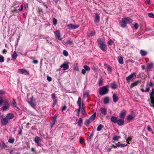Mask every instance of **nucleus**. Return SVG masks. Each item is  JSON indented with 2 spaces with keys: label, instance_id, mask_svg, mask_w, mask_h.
<instances>
[{
  "label": "nucleus",
  "instance_id": "nucleus-1",
  "mask_svg": "<svg viewBox=\"0 0 154 154\" xmlns=\"http://www.w3.org/2000/svg\"><path fill=\"white\" fill-rule=\"evenodd\" d=\"M96 116V113L95 112L88 119H86L85 121V125L88 127L89 124L93 121L95 119Z\"/></svg>",
  "mask_w": 154,
  "mask_h": 154
},
{
  "label": "nucleus",
  "instance_id": "nucleus-2",
  "mask_svg": "<svg viewBox=\"0 0 154 154\" xmlns=\"http://www.w3.org/2000/svg\"><path fill=\"white\" fill-rule=\"evenodd\" d=\"M109 91L108 86L106 85L101 88L99 90V94L100 95H103L107 94Z\"/></svg>",
  "mask_w": 154,
  "mask_h": 154
},
{
  "label": "nucleus",
  "instance_id": "nucleus-3",
  "mask_svg": "<svg viewBox=\"0 0 154 154\" xmlns=\"http://www.w3.org/2000/svg\"><path fill=\"white\" fill-rule=\"evenodd\" d=\"M34 141L35 143L37 144V146L41 147L42 146V140L39 137L36 136L34 139Z\"/></svg>",
  "mask_w": 154,
  "mask_h": 154
},
{
  "label": "nucleus",
  "instance_id": "nucleus-4",
  "mask_svg": "<svg viewBox=\"0 0 154 154\" xmlns=\"http://www.w3.org/2000/svg\"><path fill=\"white\" fill-rule=\"evenodd\" d=\"M126 20V18L124 17L122 18L121 21H120V25L122 27L125 28L126 26L127 23Z\"/></svg>",
  "mask_w": 154,
  "mask_h": 154
},
{
  "label": "nucleus",
  "instance_id": "nucleus-5",
  "mask_svg": "<svg viewBox=\"0 0 154 154\" xmlns=\"http://www.w3.org/2000/svg\"><path fill=\"white\" fill-rule=\"evenodd\" d=\"M4 104L5 105V106H3L2 107V110L3 111H6V110L8 109L9 108V106H8V101L7 100H5L4 102Z\"/></svg>",
  "mask_w": 154,
  "mask_h": 154
},
{
  "label": "nucleus",
  "instance_id": "nucleus-6",
  "mask_svg": "<svg viewBox=\"0 0 154 154\" xmlns=\"http://www.w3.org/2000/svg\"><path fill=\"white\" fill-rule=\"evenodd\" d=\"M61 68H63V70H67L69 68V65L68 63L67 62H65L62 64L60 66Z\"/></svg>",
  "mask_w": 154,
  "mask_h": 154
},
{
  "label": "nucleus",
  "instance_id": "nucleus-7",
  "mask_svg": "<svg viewBox=\"0 0 154 154\" xmlns=\"http://www.w3.org/2000/svg\"><path fill=\"white\" fill-rule=\"evenodd\" d=\"M100 112L98 113V114L100 115L102 114L104 115H106L107 114V110L104 108H101L100 109Z\"/></svg>",
  "mask_w": 154,
  "mask_h": 154
},
{
  "label": "nucleus",
  "instance_id": "nucleus-8",
  "mask_svg": "<svg viewBox=\"0 0 154 154\" xmlns=\"http://www.w3.org/2000/svg\"><path fill=\"white\" fill-rule=\"evenodd\" d=\"M18 72L20 74L25 75H29V72L26 69H19L18 70Z\"/></svg>",
  "mask_w": 154,
  "mask_h": 154
},
{
  "label": "nucleus",
  "instance_id": "nucleus-9",
  "mask_svg": "<svg viewBox=\"0 0 154 154\" xmlns=\"http://www.w3.org/2000/svg\"><path fill=\"white\" fill-rule=\"evenodd\" d=\"M79 26V25H74L71 23H70L67 26V27H68V28L71 29H76L78 28Z\"/></svg>",
  "mask_w": 154,
  "mask_h": 154
},
{
  "label": "nucleus",
  "instance_id": "nucleus-10",
  "mask_svg": "<svg viewBox=\"0 0 154 154\" xmlns=\"http://www.w3.org/2000/svg\"><path fill=\"white\" fill-rule=\"evenodd\" d=\"M55 35L57 37L58 39L60 40H62V38L61 37L60 31L59 30H57L54 32Z\"/></svg>",
  "mask_w": 154,
  "mask_h": 154
},
{
  "label": "nucleus",
  "instance_id": "nucleus-11",
  "mask_svg": "<svg viewBox=\"0 0 154 154\" xmlns=\"http://www.w3.org/2000/svg\"><path fill=\"white\" fill-rule=\"evenodd\" d=\"M1 123L3 125H6L8 123V121L6 118H3L1 119Z\"/></svg>",
  "mask_w": 154,
  "mask_h": 154
},
{
  "label": "nucleus",
  "instance_id": "nucleus-12",
  "mask_svg": "<svg viewBox=\"0 0 154 154\" xmlns=\"http://www.w3.org/2000/svg\"><path fill=\"white\" fill-rule=\"evenodd\" d=\"M126 115V111L125 110H123L120 113L119 116L121 119H124Z\"/></svg>",
  "mask_w": 154,
  "mask_h": 154
},
{
  "label": "nucleus",
  "instance_id": "nucleus-13",
  "mask_svg": "<svg viewBox=\"0 0 154 154\" xmlns=\"http://www.w3.org/2000/svg\"><path fill=\"white\" fill-rule=\"evenodd\" d=\"M99 47L103 51H105L107 50V47L106 43L103 45H99Z\"/></svg>",
  "mask_w": 154,
  "mask_h": 154
},
{
  "label": "nucleus",
  "instance_id": "nucleus-14",
  "mask_svg": "<svg viewBox=\"0 0 154 154\" xmlns=\"http://www.w3.org/2000/svg\"><path fill=\"white\" fill-rule=\"evenodd\" d=\"M136 75V73L134 72L133 73L131 74L129 76L126 78V80L127 81H129L130 80L132 79Z\"/></svg>",
  "mask_w": 154,
  "mask_h": 154
},
{
  "label": "nucleus",
  "instance_id": "nucleus-15",
  "mask_svg": "<svg viewBox=\"0 0 154 154\" xmlns=\"http://www.w3.org/2000/svg\"><path fill=\"white\" fill-rule=\"evenodd\" d=\"M97 41L98 42V46L99 45H103V44L105 43V42L104 40L102 38H99L97 39Z\"/></svg>",
  "mask_w": 154,
  "mask_h": 154
},
{
  "label": "nucleus",
  "instance_id": "nucleus-16",
  "mask_svg": "<svg viewBox=\"0 0 154 154\" xmlns=\"http://www.w3.org/2000/svg\"><path fill=\"white\" fill-rule=\"evenodd\" d=\"M95 17L94 20V22L96 23H98L100 20V17L99 15L97 13H95Z\"/></svg>",
  "mask_w": 154,
  "mask_h": 154
},
{
  "label": "nucleus",
  "instance_id": "nucleus-17",
  "mask_svg": "<svg viewBox=\"0 0 154 154\" xmlns=\"http://www.w3.org/2000/svg\"><path fill=\"white\" fill-rule=\"evenodd\" d=\"M124 119H118V122H117V124L119 126H121L124 125Z\"/></svg>",
  "mask_w": 154,
  "mask_h": 154
},
{
  "label": "nucleus",
  "instance_id": "nucleus-18",
  "mask_svg": "<svg viewBox=\"0 0 154 154\" xmlns=\"http://www.w3.org/2000/svg\"><path fill=\"white\" fill-rule=\"evenodd\" d=\"M14 117V115L13 114L9 113L7 114L6 118L7 119H13Z\"/></svg>",
  "mask_w": 154,
  "mask_h": 154
},
{
  "label": "nucleus",
  "instance_id": "nucleus-19",
  "mask_svg": "<svg viewBox=\"0 0 154 154\" xmlns=\"http://www.w3.org/2000/svg\"><path fill=\"white\" fill-rule=\"evenodd\" d=\"M111 121L114 123H117L118 122V119L116 117L112 116L111 118Z\"/></svg>",
  "mask_w": 154,
  "mask_h": 154
},
{
  "label": "nucleus",
  "instance_id": "nucleus-20",
  "mask_svg": "<svg viewBox=\"0 0 154 154\" xmlns=\"http://www.w3.org/2000/svg\"><path fill=\"white\" fill-rule=\"evenodd\" d=\"M110 86L112 88L115 89L117 87V85L115 82L111 83Z\"/></svg>",
  "mask_w": 154,
  "mask_h": 154
},
{
  "label": "nucleus",
  "instance_id": "nucleus-21",
  "mask_svg": "<svg viewBox=\"0 0 154 154\" xmlns=\"http://www.w3.org/2000/svg\"><path fill=\"white\" fill-rule=\"evenodd\" d=\"M95 31H92L88 33V35L90 37H92L95 35Z\"/></svg>",
  "mask_w": 154,
  "mask_h": 154
},
{
  "label": "nucleus",
  "instance_id": "nucleus-22",
  "mask_svg": "<svg viewBox=\"0 0 154 154\" xmlns=\"http://www.w3.org/2000/svg\"><path fill=\"white\" fill-rule=\"evenodd\" d=\"M153 64L152 63H149L147 64V69L148 71H149L153 66Z\"/></svg>",
  "mask_w": 154,
  "mask_h": 154
},
{
  "label": "nucleus",
  "instance_id": "nucleus-23",
  "mask_svg": "<svg viewBox=\"0 0 154 154\" xmlns=\"http://www.w3.org/2000/svg\"><path fill=\"white\" fill-rule=\"evenodd\" d=\"M89 91L88 90L86 91L84 93L83 95V98H85L87 97L89 95Z\"/></svg>",
  "mask_w": 154,
  "mask_h": 154
},
{
  "label": "nucleus",
  "instance_id": "nucleus-24",
  "mask_svg": "<svg viewBox=\"0 0 154 154\" xmlns=\"http://www.w3.org/2000/svg\"><path fill=\"white\" fill-rule=\"evenodd\" d=\"M141 81L139 80H137V81L131 84V87H133L137 86L138 84L140 83Z\"/></svg>",
  "mask_w": 154,
  "mask_h": 154
},
{
  "label": "nucleus",
  "instance_id": "nucleus-25",
  "mask_svg": "<svg viewBox=\"0 0 154 154\" xmlns=\"http://www.w3.org/2000/svg\"><path fill=\"white\" fill-rule=\"evenodd\" d=\"M118 61L119 63L121 64H122L123 63V59L122 57L119 56L118 57Z\"/></svg>",
  "mask_w": 154,
  "mask_h": 154
},
{
  "label": "nucleus",
  "instance_id": "nucleus-26",
  "mask_svg": "<svg viewBox=\"0 0 154 154\" xmlns=\"http://www.w3.org/2000/svg\"><path fill=\"white\" fill-rule=\"evenodd\" d=\"M112 98L113 101L115 103L118 100V97L115 94H113L112 96Z\"/></svg>",
  "mask_w": 154,
  "mask_h": 154
},
{
  "label": "nucleus",
  "instance_id": "nucleus-27",
  "mask_svg": "<svg viewBox=\"0 0 154 154\" xmlns=\"http://www.w3.org/2000/svg\"><path fill=\"white\" fill-rule=\"evenodd\" d=\"M17 56V54L16 53L15 51H14L12 54V60H15L16 59Z\"/></svg>",
  "mask_w": 154,
  "mask_h": 154
},
{
  "label": "nucleus",
  "instance_id": "nucleus-28",
  "mask_svg": "<svg viewBox=\"0 0 154 154\" xmlns=\"http://www.w3.org/2000/svg\"><path fill=\"white\" fill-rule=\"evenodd\" d=\"M56 121V120L53 119H52L51 121L50 124V126L51 128L53 127V126L55 124Z\"/></svg>",
  "mask_w": 154,
  "mask_h": 154
},
{
  "label": "nucleus",
  "instance_id": "nucleus-29",
  "mask_svg": "<svg viewBox=\"0 0 154 154\" xmlns=\"http://www.w3.org/2000/svg\"><path fill=\"white\" fill-rule=\"evenodd\" d=\"M147 52L145 51L141 50L140 51V54L143 56H145L147 54Z\"/></svg>",
  "mask_w": 154,
  "mask_h": 154
},
{
  "label": "nucleus",
  "instance_id": "nucleus-30",
  "mask_svg": "<svg viewBox=\"0 0 154 154\" xmlns=\"http://www.w3.org/2000/svg\"><path fill=\"white\" fill-rule=\"evenodd\" d=\"M109 102V99L108 97H106L104 98L103 100V103L104 104H107Z\"/></svg>",
  "mask_w": 154,
  "mask_h": 154
},
{
  "label": "nucleus",
  "instance_id": "nucleus-31",
  "mask_svg": "<svg viewBox=\"0 0 154 154\" xmlns=\"http://www.w3.org/2000/svg\"><path fill=\"white\" fill-rule=\"evenodd\" d=\"M154 95V93L152 92H151L149 94V96L151 100V103L152 104V101H154V97H153Z\"/></svg>",
  "mask_w": 154,
  "mask_h": 154
},
{
  "label": "nucleus",
  "instance_id": "nucleus-32",
  "mask_svg": "<svg viewBox=\"0 0 154 154\" xmlns=\"http://www.w3.org/2000/svg\"><path fill=\"white\" fill-rule=\"evenodd\" d=\"M81 98L79 97L77 102V103L79 107H81Z\"/></svg>",
  "mask_w": 154,
  "mask_h": 154
},
{
  "label": "nucleus",
  "instance_id": "nucleus-33",
  "mask_svg": "<svg viewBox=\"0 0 154 154\" xmlns=\"http://www.w3.org/2000/svg\"><path fill=\"white\" fill-rule=\"evenodd\" d=\"M107 70L108 71V72L109 74H111V73L112 71V68L110 66H109V65H107Z\"/></svg>",
  "mask_w": 154,
  "mask_h": 154
},
{
  "label": "nucleus",
  "instance_id": "nucleus-34",
  "mask_svg": "<svg viewBox=\"0 0 154 154\" xmlns=\"http://www.w3.org/2000/svg\"><path fill=\"white\" fill-rule=\"evenodd\" d=\"M103 128V126L100 124L98 125V126L97 127V131H100L101 129H102V128Z\"/></svg>",
  "mask_w": 154,
  "mask_h": 154
},
{
  "label": "nucleus",
  "instance_id": "nucleus-35",
  "mask_svg": "<svg viewBox=\"0 0 154 154\" xmlns=\"http://www.w3.org/2000/svg\"><path fill=\"white\" fill-rule=\"evenodd\" d=\"M66 44L69 45L71 47L73 46V42L70 40H67L66 42Z\"/></svg>",
  "mask_w": 154,
  "mask_h": 154
},
{
  "label": "nucleus",
  "instance_id": "nucleus-36",
  "mask_svg": "<svg viewBox=\"0 0 154 154\" xmlns=\"http://www.w3.org/2000/svg\"><path fill=\"white\" fill-rule=\"evenodd\" d=\"M2 147L3 149H7L8 148L9 146L8 145L5 144L4 142H3L2 145Z\"/></svg>",
  "mask_w": 154,
  "mask_h": 154
},
{
  "label": "nucleus",
  "instance_id": "nucleus-37",
  "mask_svg": "<svg viewBox=\"0 0 154 154\" xmlns=\"http://www.w3.org/2000/svg\"><path fill=\"white\" fill-rule=\"evenodd\" d=\"M120 138V137L119 136L115 135L113 136L112 139L114 140H118Z\"/></svg>",
  "mask_w": 154,
  "mask_h": 154
},
{
  "label": "nucleus",
  "instance_id": "nucleus-38",
  "mask_svg": "<svg viewBox=\"0 0 154 154\" xmlns=\"http://www.w3.org/2000/svg\"><path fill=\"white\" fill-rule=\"evenodd\" d=\"M82 122V118H80L79 119L78 121L77 122L78 125L79 126H81Z\"/></svg>",
  "mask_w": 154,
  "mask_h": 154
},
{
  "label": "nucleus",
  "instance_id": "nucleus-39",
  "mask_svg": "<svg viewBox=\"0 0 154 154\" xmlns=\"http://www.w3.org/2000/svg\"><path fill=\"white\" fill-rule=\"evenodd\" d=\"M126 21L127 22V23H131L133 22V20L130 18L128 17L126 18Z\"/></svg>",
  "mask_w": 154,
  "mask_h": 154
},
{
  "label": "nucleus",
  "instance_id": "nucleus-40",
  "mask_svg": "<svg viewBox=\"0 0 154 154\" xmlns=\"http://www.w3.org/2000/svg\"><path fill=\"white\" fill-rule=\"evenodd\" d=\"M53 100V105L52 106V107H54L57 104V99Z\"/></svg>",
  "mask_w": 154,
  "mask_h": 154
},
{
  "label": "nucleus",
  "instance_id": "nucleus-41",
  "mask_svg": "<svg viewBox=\"0 0 154 154\" xmlns=\"http://www.w3.org/2000/svg\"><path fill=\"white\" fill-rule=\"evenodd\" d=\"M84 69L86 71H89L90 70V68L87 65H85L83 66Z\"/></svg>",
  "mask_w": 154,
  "mask_h": 154
},
{
  "label": "nucleus",
  "instance_id": "nucleus-42",
  "mask_svg": "<svg viewBox=\"0 0 154 154\" xmlns=\"http://www.w3.org/2000/svg\"><path fill=\"white\" fill-rule=\"evenodd\" d=\"M4 60V57L2 55H0V62L2 63L3 62Z\"/></svg>",
  "mask_w": 154,
  "mask_h": 154
},
{
  "label": "nucleus",
  "instance_id": "nucleus-43",
  "mask_svg": "<svg viewBox=\"0 0 154 154\" xmlns=\"http://www.w3.org/2000/svg\"><path fill=\"white\" fill-rule=\"evenodd\" d=\"M93 136V134L92 133H91L90 135L88 137V140L90 141L91 139L92 138V137Z\"/></svg>",
  "mask_w": 154,
  "mask_h": 154
},
{
  "label": "nucleus",
  "instance_id": "nucleus-44",
  "mask_svg": "<svg viewBox=\"0 0 154 154\" xmlns=\"http://www.w3.org/2000/svg\"><path fill=\"white\" fill-rule=\"evenodd\" d=\"M14 141V138H10L8 140V142L11 143H13Z\"/></svg>",
  "mask_w": 154,
  "mask_h": 154
},
{
  "label": "nucleus",
  "instance_id": "nucleus-45",
  "mask_svg": "<svg viewBox=\"0 0 154 154\" xmlns=\"http://www.w3.org/2000/svg\"><path fill=\"white\" fill-rule=\"evenodd\" d=\"M57 20L55 18H54L53 20V23L54 25H55L57 23Z\"/></svg>",
  "mask_w": 154,
  "mask_h": 154
},
{
  "label": "nucleus",
  "instance_id": "nucleus-46",
  "mask_svg": "<svg viewBox=\"0 0 154 154\" xmlns=\"http://www.w3.org/2000/svg\"><path fill=\"white\" fill-rule=\"evenodd\" d=\"M63 54L64 56L65 57H67L68 55V52L65 50H64L63 52Z\"/></svg>",
  "mask_w": 154,
  "mask_h": 154
},
{
  "label": "nucleus",
  "instance_id": "nucleus-47",
  "mask_svg": "<svg viewBox=\"0 0 154 154\" xmlns=\"http://www.w3.org/2000/svg\"><path fill=\"white\" fill-rule=\"evenodd\" d=\"M98 85L99 86H101L103 85V80H102L101 78L100 79L98 83Z\"/></svg>",
  "mask_w": 154,
  "mask_h": 154
},
{
  "label": "nucleus",
  "instance_id": "nucleus-48",
  "mask_svg": "<svg viewBox=\"0 0 154 154\" xmlns=\"http://www.w3.org/2000/svg\"><path fill=\"white\" fill-rule=\"evenodd\" d=\"M28 103H29V104L30 105V106L32 107H33V108L35 107V105L33 102H28Z\"/></svg>",
  "mask_w": 154,
  "mask_h": 154
},
{
  "label": "nucleus",
  "instance_id": "nucleus-49",
  "mask_svg": "<svg viewBox=\"0 0 154 154\" xmlns=\"http://www.w3.org/2000/svg\"><path fill=\"white\" fill-rule=\"evenodd\" d=\"M51 98L53 100L56 99V97L55 93H53L52 94Z\"/></svg>",
  "mask_w": 154,
  "mask_h": 154
},
{
  "label": "nucleus",
  "instance_id": "nucleus-50",
  "mask_svg": "<svg viewBox=\"0 0 154 154\" xmlns=\"http://www.w3.org/2000/svg\"><path fill=\"white\" fill-rule=\"evenodd\" d=\"M132 140V138L131 137H129L126 139V142L129 144L130 143L129 141H131Z\"/></svg>",
  "mask_w": 154,
  "mask_h": 154
},
{
  "label": "nucleus",
  "instance_id": "nucleus-51",
  "mask_svg": "<svg viewBox=\"0 0 154 154\" xmlns=\"http://www.w3.org/2000/svg\"><path fill=\"white\" fill-rule=\"evenodd\" d=\"M5 101L3 100L2 98L0 97V105H2L3 103H4V102Z\"/></svg>",
  "mask_w": 154,
  "mask_h": 154
},
{
  "label": "nucleus",
  "instance_id": "nucleus-52",
  "mask_svg": "<svg viewBox=\"0 0 154 154\" xmlns=\"http://www.w3.org/2000/svg\"><path fill=\"white\" fill-rule=\"evenodd\" d=\"M148 16L150 17L151 18H154V15L153 14L151 13H149L148 14Z\"/></svg>",
  "mask_w": 154,
  "mask_h": 154
},
{
  "label": "nucleus",
  "instance_id": "nucleus-53",
  "mask_svg": "<svg viewBox=\"0 0 154 154\" xmlns=\"http://www.w3.org/2000/svg\"><path fill=\"white\" fill-rule=\"evenodd\" d=\"M133 119V117L131 115L129 116L127 118V120H131Z\"/></svg>",
  "mask_w": 154,
  "mask_h": 154
},
{
  "label": "nucleus",
  "instance_id": "nucleus-54",
  "mask_svg": "<svg viewBox=\"0 0 154 154\" xmlns=\"http://www.w3.org/2000/svg\"><path fill=\"white\" fill-rule=\"evenodd\" d=\"M74 70L76 71H78L79 70V68L78 67V66L77 65V64H76V66L74 67Z\"/></svg>",
  "mask_w": 154,
  "mask_h": 154
},
{
  "label": "nucleus",
  "instance_id": "nucleus-55",
  "mask_svg": "<svg viewBox=\"0 0 154 154\" xmlns=\"http://www.w3.org/2000/svg\"><path fill=\"white\" fill-rule=\"evenodd\" d=\"M47 79L48 81L51 82L52 80V78L51 77L48 75L47 76Z\"/></svg>",
  "mask_w": 154,
  "mask_h": 154
},
{
  "label": "nucleus",
  "instance_id": "nucleus-56",
  "mask_svg": "<svg viewBox=\"0 0 154 154\" xmlns=\"http://www.w3.org/2000/svg\"><path fill=\"white\" fill-rule=\"evenodd\" d=\"M81 108L79 107L78 109H77L76 110L77 111V115L78 116H79V113L80 111Z\"/></svg>",
  "mask_w": 154,
  "mask_h": 154
},
{
  "label": "nucleus",
  "instance_id": "nucleus-57",
  "mask_svg": "<svg viewBox=\"0 0 154 154\" xmlns=\"http://www.w3.org/2000/svg\"><path fill=\"white\" fill-rule=\"evenodd\" d=\"M147 130L149 131H152L151 128L149 125H148L147 127Z\"/></svg>",
  "mask_w": 154,
  "mask_h": 154
},
{
  "label": "nucleus",
  "instance_id": "nucleus-58",
  "mask_svg": "<svg viewBox=\"0 0 154 154\" xmlns=\"http://www.w3.org/2000/svg\"><path fill=\"white\" fill-rule=\"evenodd\" d=\"M21 8H19L18 9V10L20 11H22L23 10V5H21Z\"/></svg>",
  "mask_w": 154,
  "mask_h": 154
},
{
  "label": "nucleus",
  "instance_id": "nucleus-59",
  "mask_svg": "<svg viewBox=\"0 0 154 154\" xmlns=\"http://www.w3.org/2000/svg\"><path fill=\"white\" fill-rule=\"evenodd\" d=\"M134 27L136 29H137L138 28V24L137 23H135L134 25Z\"/></svg>",
  "mask_w": 154,
  "mask_h": 154
},
{
  "label": "nucleus",
  "instance_id": "nucleus-60",
  "mask_svg": "<svg viewBox=\"0 0 154 154\" xmlns=\"http://www.w3.org/2000/svg\"><path fill=\"white\" fill-rule=\"evenodd\" d=\"M121 143L120 142H118L116 144V147H119L121 146Z\"/></svg>",
  "mask_w": 154,
  "mask_h": 154
},
{
  "label": "nucleus",
  "instance_id": "nucleus-61",
  "mask_svg": "<svg viewBox=\"0 0 154 154\" xmlns=\"http://www.w3.org/2000/svg\"><path fill=\"white\" fill-rule=\"evenodd\" d=\"M112 43V40H110L108 42V44L109 45H111Z\"/></svg>",
  "mask_w": 154,
  "mask_h": 154
},
{
  "label": "nucleus",
  "instance_id": "nucleus-62",
  "mask_svg": "<svg viewBox=\"0 0 154 154\" xmlns=\"http://www.w3.org/2000/svg\"><path fill=\"white\" fill-rule=\"evenodd\" d=\"M86 70L84 69L82 70V73L83 75H85L86 74Z\"/></svg>",
  "mask_w": 154,
  "mask_h": 154
},
{
  "label": "nucleus",
  "instance_id": "nucleus-63",
  "mask_svg": "<svg viewBox=\"0 0 154 154\" xmlns=\"http://www.w3.org/2000/svg\"><path fill=\"white\" fill-rule=\"evenodd\" d=\"M85 112L84 109H81V112L82 114H84Z\"/></svg>",
  "mask_w": 154,
  "mask_h": 154
},
{
  "label": "nucleus",
  "instance_id": "nucleus-64",
  "mask_svg": "<svg viewBox=\"0 0 154 154\" xmlns=\"http://www.w3.org/2000/svg\"><path fill=\"white\" fill-rule=\"evenodd\" d=\"M42 3L44 6L45 7L46 9H47L48 8V7L47 5L44 2H43Z\"/></svg>",
  "mask_w": 154,
  "mask_h": 154
}]
</instances>
